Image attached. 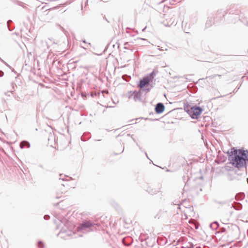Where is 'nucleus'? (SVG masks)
I'll return each instance as SVG.
<instances>
[{"label":"nucleus","mask_w":248,"mask_h":248,"mask_svg":"<svg viewBox=\"0 0 248 248\" xmlns=\"http://www.w3.org/2000/svg\"><path fill=\"white\" fill-rule=\"evenodd\" d=\"M228 159L233 166L237 168L245 167L248 166V150L243 149H231L228 151Z\"/></svg>","instance_id":"1"},{"label":"nucleus","mask_w":248,"mask_h":248,"mask_svg":"<svg viewBox=\"0 0 248 248\" xmlns=\"http://www.w3.org/2000/svg\"><path fill=\"white\" fill-rule=\"evenodd\" d=\"M202 111L203 109L202 108L197 106L192 107L190 108H187V110H186V111L191 118L195 119H198L199 116Z\"/></svg>","instance_id":"2"},{"label":"nucleus","mask_w":248,"mask_h":248,"mask_svg":"<svg viewBox=\"0 0 248 248\" xmlns=\"http://www.w3.org/2000/svg\"><path fill=\"white\" fill-rule=\"evenodd\" d=\"M94 225L95 224L93 223L90 221H85L79 224V226L78 227V231H79L89 229V230L88 232L93 231V230L92 229V227H93Z\"/></svg>","instance_id":"3"},{"label":"nucleus","mask_w":248,"mask_h":248,"mask_svg":"<svg viewBox=\"0 0 248 248\" xmlns=\"http://www.w3.org/2000/svg\"><path fill=\"white\" fill-rule=\"evenodd\" d=\"M151 82L150 81V79L148 78L145 77L140 80L139 83L138 84V87H139L140 89H142L144 88V87L148 86L150 85Z\"/></svg>","instance_id":"4"},{"label":"nucleus","mask_w":248,"mask_h":248,"mask_svg":"<svg viewBox=\"0 0 248 248\" xmlns=\"http://www.w3.org/2000/svg\"><path fill=\"white\" fill-rule=\"evenodd\" d=\"M160 186L159 185L157 186H149L147 189V191L151 195H155L160 191Z\"/></svg>","instance_id":"5"},{"label":"nucleus","mask_w":248,"mask_h":248,"mask_svg":"<svg viewBox=\"0 0 248 248\" xmlns=\"http://www.w3.org/2000/svg\"><path fill=\"white\" fill-rule=\"evenodd\" d=\"M165 109V106L162 103H158L155 105V111L157 114H160L162 113Z\"/></svg>","instance_id":"6"},{"label":"nucleus","mask_w":248,"mask_h":248,"mask_svg":"<svg viewBox=\"0 0 248 248\" xmlns=\"http://www.w3.org/2000/svg\"><path fill=\"white\" fill-rule=\"evenodd\" d=\"M142 94L140 90L139 92H134L132 94V96H133V99L135 101H141V95Z\"/></svg>","instance_id":"7"},{"label":"nucleus","mask_w":248,"mask_h":248,"mask_svg":"<svg viewBox=\"0 0 248 248\" xmlns=\"http://www.w3.org/2000/svg\"><path fill=\"white\" fill-rule=\"evenodd\" d=\"M152 88L153 86L151 85H149L148 86L144 87V88L142 89H140V90L142 93H144V94H145L146 93L149 92Z\"/></svg>","instance_id":"8"},{"label":"nucleus","mask_w":248,"mask_h":248,"mask_svg":"<svg viewBox=\"0 0 248 248\" xmlns=\"http://www.w3.org/2000/svg\"><path fill=\"white\" fill-rule=\"evenodd\" d=\"M122 242L125 246H129L132 243V238L131 237L124 238Z\"/></svg>","instance_id":"9"},{"label":"nucleus","mask_w":248,"mask_h":248,"mask_svg":"<svg viewBox=\"0 0 248 248\" xmlns=\"http://www.w3.org/2000/svg\"><path fill=\"white\" fill-rule=\"evenodd\" d=\"M20 148L23 149L25 147L29 148L30 147V143L26 140L22 141L20 144Z\"/></svg>","instance_id":"10"},{"label":"nucleus","mask_w":248,"mask_h":248,"mask_svg":"<svg viewBox=\"0 0 248 248\" xmlns=\"http://www.w3.org/2000/svg\"><path fill=\"white\" fill-rule=\"evenodd\" d=\"M210 227L213 230H215L219 227V224L217 222L214 221L210 224Z\"/></svg>","instance_id":"11"},{"label":"nucleus","mask_w":248,"mask_h":248,"mask_svg":"<svg viewBox=\"0 0 248 248\" xmlns=\"http://www.w3.org/2000/svg\"><path fill=\"white\" fill-rule=\"evenodd\" d=\"M155 76V74L154 72H152L150 73L148 76H146V78H148L151 82H152L153 78Z\"/></svg>","instance_id":"12"},{"label":"nucleus","mask_w":248,"mask_h":248,"mask_svg":"<svg viewBox=\"0 0 248 248\" xmlns=\"http://www.w3.org/2000/svg\"><path fill=\"white\" fill-rule=\"evenodd\" d=\"M212 18H210V19H209L207 22H206V25L208 26H211V23H212Z\"/></svg>","instance_id":"13"},{"label":"nucleus","mask_w":248,"mask_h":248,"mask_svg":"<svg viewBox=\"0 0 248 248\" xmlns=\"http://www.w3.org/2000/svg\"><path fill=\"white\" fill-rule=\"evenodd\" d=\"M38 246L40 248H42L43 247V243L42 241H39L38 243Z\"/></svg>","instance_id":"14"},{"label":"nucleus","mask_w":248,"mask_h":248,"mask_svg":"<svg viewBox=\"0 0 248 248\" xmlns=\"http://www.w3.org/2000/svg\"><path fill=\"white\" fill-rule=\"evenodd\" d=\"M240 198L238 199L239 200H242L244 198V193H241L240 194Z\"/></svg>","instance_id":"15"},{"label":"nucleus","mask_w":248,"mask_h":248,"mask_svg":"<svg viewBox=\"0 0 248 248\" xmlns=\"http://www.w3.org/2000/svg\"><path fill=\"white\" fill-rule=\"evenodd\" d=\"M44 218L45 220H48L49 219L50 217L49 215H46L44 216Z\"/></svg>","instance_id":"16"},{"label":"nucleus","mask_w":248,"mask_h":248,"mask_svg":"<svg viewBox=\"0 0 248 248\" xmlns=\"http://www.w3.org/2000/svg\"><path fill=\"white\" fill-rule=\"evenodd\" d=\"M242 208V205L241 203H239L238 206L237 208V210H240Z\"/></svg>","instance_id":"17"},{"label":"nucleus","mask_w":248,"mask_h":248,"mask_svg":"<svg viewBox=\"0 0 248 248\" xmlns=\"http://www.w3.org/2000/svg\"><path fill=\"white\" fill-rule=\"evenodd\" d=\"M173 204L174 205H178L179 206H180V204L179 203V202H173Z\"/></svg>","instance_id":"18"},{"label":"nucleus","mask_w":248,"mask_h":248,"mask_svg":"<svg viewBox=\"0 0 248 248\" xmlns=\"http://www.w3.org/2000/svg\"><path fill=\"white\" fill-rule=\"evenodd\" d=\"M3 72L1 71H0V77L3 76Z\"/></svg>","instance_id":"19"},{"label":"nucleus","mask_w":248,"mask_h":248,"mask_svg":"<svg viewBox=\"0 0 248 248\" xmlns=\"http://www.w3.org/2000/svg\"><path fill=\"white\" fill-rule=\"evenodd\" d=\"M12 22V21H11V20H9V21H7V24H8V26H9V23H10V22Z\"/></svg>","instance_id":"20"},{"label":"nucleus","mask_w":248,"mask_h":248,"mask_svg":"<svg viewBox=\"0 0 248 248\" xmlns=\"http://www.w3.org/2000/svg\"><path fill=\"white\" fill-rule=\"evenodd\" d=\"M59 26H60V27L61 28V29L62 30V31H64V29L63 27H61L60 25H59Z\"/></svg>","instance_id":"21"},{"label":"nucleus","mask_w":248,"mask_h":248,"mask_svg":"<svg viewBox=\"0 0 248 248\" xmlns=\"http://www.w3.org/2000/svg\"><path fill=\"white\" fill-rule=\"evenodd\" d=\"M234 227H235V228L236 229H237V230H239V228H238V226H234Z\"/></svg>","instance_id":"22"},{"label":"nucleus","mask_w":248,"mask_h":248,"mask_svg":"<svg viewBox=\"0 0 248 248\" xmlns=\"http://www.w3.org/2000/svg\"><path fill=\"white\" fill-rule=\"evenodd\" d=\"M164 16H164L165 18H167V15H164ZM166 19L168 20L167 18H166Z\"/></svg>","instance_id":"23"},{"label":"nucleus","mask_w":248,"mask_h":248,"mask_svg":"<svg viewBox=\"0 0 248 248\" xmlns=\"http://www.w3.org/2000/svg\"><path fill=\"white\" fill-rule=\"evenodd\" d=\"M146 28V27H145L143 29H142V31H144L145 30Z\"/></svg>","instance_id":"24"},{"label":"nucleus","mask_w":248,"mask_h":248,"mask_svg":"<svg viewBox=\"0 0 248 248\" xmlns=\"http://www.w3.org/2000/svg\"><path fill=\"white\" fill-rule=\"evenodd\" d=\"M216 76H218V77H220V75H216L214 76V77H216Z\"/></svg>","instance_id":"25"},{"label":"nucleus","mask_w":248,"mask_h":248,"mask_svg":"<svg viewBox=\"0 0 248 248\" xmlns=\"http://www.w3.org/2000/svg\"><path fill=\"white\" fill-rule=\"evenodd\" d=\"M219 203H222V204H224V203H225V202H219Z\"/></svg>","instance_id":"26"},{"label":"nucleus","mask_w":248,"mask_h":248,"mask_svg":"<svg viewBox=\"0 0 248 248\" xmlns=\"http://www.w3.org/2000/svg\"><path fill=\"white\" fill-rule=\"evenodd\" d=\"M83 43H86V42L85 40H84L83 41Z\"/></svg>","instance_id":"27"},{"label":"nucleus","mask_w":248,"mask_h":248,"mask_svg":"<svg viewBox=\"0 0 248 248\" xmlns=\"http://www.w3.org/2000/svg\"><path fill=\"white\" fill-rule=\"evenodd\" d=\"M0 60H1L2 62L5 63V62L0 58Z\"/></svg>","instance_id":"28"},{"label":"nucleus","mask_w":248,"mask_h":248,"mask_svg":"<svg viewBox=\"0 0 248 248\" xmlns=\"http://www.w3.org/2000/svg\"><path fill=\"white\" fill-rule=\"evenodd\" d=\"M132 139L135 142H136V140L133 138H132Z\"/></svg>","instance_id":"29"},{"label":"nucleus","mask_w":248,"mask_h":248,"mask_svg":"<svg viewBox=\"0 0 248 248\" xmlns=\"http://www.w3.org/2000/svg\"><path fill=\"white\" fill-rule=\"evenodd\" d=\"M145 155H146L147 157L148 158V156L147 154H146V153H145Z\"/></svg>","instance_id":"30"},{"label":"nucleus","mask_w":248,"mask_h":248,"mask_svg":"<svg viewBox=\"0 0 248 248\" xmlns=\"http://www.w3.org/2000/svg\"><path fill=\"white\" fill-rule=\"evenodd\" d=\"M127 136H130V135L129 134H128L127 135Z\"/></svg>","instance_id":"31"},{"label":"nucleus","mask_w":248,"mask_h":248,"mask_svg":"<svg viewBox=\"0 0 248 248\" xmlns=\"http://www.w3.org/2000/svg\"><path fill=\"white\" fill-rule=\"evenodd\" d=\"M81 140H83V137H81Z\"/></svg>","instance_id":"32"},{"label":"nucleus","mask_w":248,"mask_h":248,"mask_svg":"<svg viewBox=\"0 0 248 248\" xmlns=\"http://www.w3.org/2000/svg\"><path fill=\"white\" fill-rule=\"evenodd\" d=\"M171 20H172V18H171V19H170V22H171Z\"/></svg>","instance_id":"33"},{"label":"nucleus","mask_w":248,"mask_h":248,"mask_svg":"<svg viewBox=\"0 0 248 248\" xmlns=\"http://www.w3.org/2000/svg\"><path fill=\"white\" fill-rule=\"evenodd\" d=\"M173 22H174V21H173H173H172L171 24Z\"/></svg>","instance_id":"34"},{"label":"nucleus","mask_w":248,"mask_h":248,"mask_svg":"<svg viewBox=\"0 0 248 248\" xmlns=\"http://www.w3.org/2000/svg\"><path fill=\"white\" fill-rule=\"evenodd\" d=\"M82 47L84 49H86V47H84V46H82Z\"/></svg>","instance_id":"35"},{"label":"nucleus","mask_w":248,"mask_h":248,"mask_svg":"<svg viewBox=\"0 0 248 248\" xmlns=\"http://www.w3.org/2000/svg\"><path fill=\"white\" fill-rule=\"evenodd\" d=\"M88 44H89V45H90V46H91V43H89Z\"/></svg>","instance_id":"36"},{"label":"nucleus","mask_w":248,"mask_h":248,"mask_svg":"<svg viewBox=\"0 0 248 248\" xmlns=\"http://www.w3.org/2000/svg\"><path fill=\"white\" fill-rule=\"evenodd\" d=\"M124 148L123 149V151H122V152H124Z\"/></svg>","instance_id":"37"}]
</instances>
